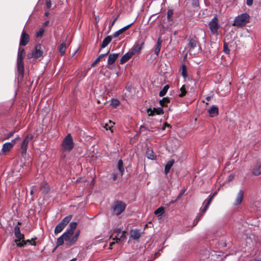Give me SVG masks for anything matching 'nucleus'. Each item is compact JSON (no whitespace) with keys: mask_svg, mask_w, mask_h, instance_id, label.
<instances>
[{"mask_svg":"<svg viewBox=\"0 0 261 261\" xmlns=\"http://www.w3.org/2000/svg\"><path fill=\"white\" fill-rule=\"evenodd\" d=\"M117 240H118V239L117 238H115V241L117 243L118 242ZM118 240H119V239H118Z\"/></svg>","mask_w":261,"mask_h":261,"instance_id":"69168bd1","label":"nucleus"},{"mask_svg":"<svg viewBox=\"0 0 261 261\" xmlns=\"http://www.w3.org/2000/svg\"><path fill=\"white\" fill-rule=\"evenodd\" d=\"M44 30L43 28L40 29L36 33L37 37H41L44 33Z\"/></svg>","mask_w":261,"mask_h":261,"instance_id":"ea45409f","label":"nucleus"},{"mask_svg":"<svg viewBox=\"0 0 261 261\" xmlns=\"http://www.w3.org/2000/svg\"><path fill=\"white\" fill-rule=\"evenodd\" d=\"M123 163L122 160H119L117 164V168L121 173V175H122L123 174V172L124 171V169L123 168Z\"/></svg>","mask_w":261,"mask_h":261,"instance_id":"c85d7f7f","label":"nucleus"},{"mask_svg":"<svg viewBox=\"0 0 261 261\" xmlns=\"http://www.w3.org/2000/svg\"><path fill=\"white\" fill-rule=\"evenodd\" d=\"M126 207V204L125 202L122 201H115V215H119L121 214Z\"/></svg>","mask_w":261,"mask_h":261,"instance_id":"0eeeda50","label":"nucleus"},{"mask_svg":"<svg viewBox=\"0 0 261 261\" xmlns=\"http://www.w3.org/2000/svg\"><path fill=\"white\" fill-rule=\"evenodd\" d=\"M149 116H153L155 114L157 115H161L164 113L163 110L162 108H153V110L149 108L147 110Z\"/></svg>","mask_w":261,"mask_h":261,"instance_id":"ddd939ff","label":"nucleus"},{"mask_svg":"<svg viewBox=\"0 0 261 261\" xmlns=\"http://www.w3.org/2000/svg\"><path fill=\"white\" fill-rule=\"evenodd\" d=\"M14 134V132H9V133H8L7 134V136L6 137V139H9L10 138V137H11Z\"/></svg>","mask_w":261,"mask_h":261,"instance_id":"37998d69","label":"nucleus"},{"mask_svg":"<svg viewBox=\"0 0 261 261\" xmlns=\"http://www.w3.org/2000/svg\"><path fill=\"white\" fill-rule=\"evenodd\" d=\"M223 51L226 54H229L230 52V50L228 48V45L226 42L224 43L223 45Z\"/></svg>","mask_w":261,"mask_h":261,"instance_id":"58836bf2","label":"nucleus"},{"mask_svg":"<svg viewBox=\"0 0 261 261\" xmlns=\"http://www.w3.org/2000/svg\"><path fill=\"white\" fill-rule=\"evenodd\" d=\"M206 99L207 101H210V100L211 99V96H207V97L206 98Z\"/></svg>","mask_w":261,"mask_h":261,"instance_id":"13d9d810","label":"nucleus"},{"mask_svg":"<svg viewBox=\"0 0 261 261\" xmlns=\"http://www.w3.org/2000/svg\"><path fill=\"white\" fill-rule=\"evenodd\" d=\"M133 56V53H132L130 50L123 55L120 60V63L123 64L127 62Z\"/></svg>","mask_w":261,"mask_h":261,"instance_id":"f3484780","label":"nucleus"},{"mask_svg":"<svg viewBox=\"0 0 261 261\" xmlns=\"http://www.w3.org/2000/svg\"><path fill=\"white\" fill-rule=\"evenodd\" d=\"M146 129L150 130L149 129H148L147 127H146L144 125H141L140 126V132H143L144 130H146Z\"/></svg>","mask_w":261,"mask_h":261,"instance_id":"a18cd8bd","label":"nucleus"},{"mask_svg":"<svg viewBox=\"0 0 261 261\" xmlns=\"http://www.w3.org/2000/svg\"><path fill=\"white\" fill-rule=\"evenodd\" d=\"M146 155L147 158L149 159L153 160L155 159V155L152 149L148 148L146 152Z\"/></svg>","mask_w":261,"mask_h":261,"instance_id":"412c9836","label":"nucleus"},{"mask_svg":"<svg viewBox=\"0 0 261 261\" xmlns=\"http://www.w3.org/2000/svg\"><path fill=\"white\" fill-rule=\"evenodd\" d=\"M46 7H47L48 9H49V8H50V7H51V2H50V1H49H49H47L46 2Z\"/></svg>","mask_w":261,"mask_h":261,"instance_id":"de8ad7c7","label":"nucleus"},{"mask_svg":"<svg viewBox=\"0 0 261 261\" xmlns=\"http://www.w3.org/2000/svg\"><path fill=\"white\" fill-rule=\"evenodd\" d=\"M74 229H67V231L63 234L64 240L67 242L68 246L73 245L77 241L79 236L80 230L76 231L75 233Z\"/></svg>","mask_w":261,"mask_h":261,"instance_id":"f03ea898","label":"nucleus"},{"mask_svg":"<svg viewBox=\"0 0 261 261\" xmlns=\"http://www.w3.org/2000/svg\"><path fill=\"white\" fill-rule=\"evenodd\" d=\"M173 14V11L172 10H168L167 11V19L169 21L172 20V15Z\"/></svg>","mask_w":261,"mask_h":261,"instance_id":"f704fd0d","label":"nucleus"},{"mask_svg":"<svg viewBox=\"0 0 261 261\" xmlns=\"http://www.w3.org/2000/svg\"><path fill=\"white\" fill-rule=\"evenodd\" d=\"M111 41V37L110 36H107L106 38H105L101 43L100 51H101L102 48H105L106 46H107Z\"/></svg>","mask_w":261,"mask_h":261,"instance_id":"393cba45","label":"nucleus"},{"mask_svg":"<svg viewBox=\"0 0 261 261\" xmlns=\"http://www.w3.org/2000/svg\"><path fill=\"white\" fill-rule=\"evenodd\" d=\"M170 100L171 98L168 97H164L160 101V103L162 107H166L170 102Z\"/></svg>","mask_w":261,"mask_h":261,"instance_id":"c756f323","label":"nucleus"},{"mask_svg":"<svg viewBox=\"0 0 261 261\" xmlns=\"http://www.w3.org/2000/svg\"><path fill=\"white\" fill-rule=\"evenodd\" d=\"M253 174L255 176L259 175L261 174V165L257 164L253 169Z\"/></svg>","mask_w":261,"mask_h":261,"instance_id":"bb28decb","label":"nucleus"},{"mask_svg":"<svg viewBox=\"0 0 261 261\" xmlns=\"http://www.w3.org/2000/svg\"><path fill=\"white\" fill-rule=\"evenodd\" d=\"M130 235L132 238L135 240L138 239L141 236V233L138 229H131Z\"/></svg>","mask_w":261,"mask_h":261,"instance_id":"a211bd4d","label":"nucleus"},{"mask_svg":"<svg viewBox=\"0 0 261 261\" xmlns=\"http://www.w3.org/2000/svg\"><path fill=\"white\" fill-rule=\"evenodd\" d=\"M111 25H113L114 24V20L111 21Z\"/></svg>","mask_w":261,"mask_h":261,"instance_id":"680f3d73","label":"nucleus"},{"mask_svg":"<svg viewBox=\"0 0 261 261\" xmlns=\"http://www.w3.org/2000/svg\"><path fill=\"white\" fill-rule=\"evenodd\" d=\"M185 192V190H182L180 192V193L178 194V196L177 197L176 199H179L182 196V195L184 194Z\"/></svg>","mask_w":261,"mask_h":261,"instance_id":"c03bdc74","label":"nucleus"},{"mask_svg":"<svg viewBox=\"0 0 261 261\" xmlns=\"http://www.w3.org/2000/svg\"><path fill=\"white\" fill-rule=\"evenodd\" d=\"M71 218V215L66 216L56 226L55 228H64L66 225L70 222Z\"/></svg>","mask_w":261,"mask_h":261,"instance_id":"9d476101","label":"nucleus"},{"mask_svg":"<svg viewBox=\"0 0 261 261\" xmlns=\"http://www.w3.org/2000/svg\"><path fill=\"white\" fill-rule=\"evenodd\" d=\"M24 56V50L23 48H19L17 58V69L19 75L21 77L24 74V63L23 58Z\"/></svg>","mask_w":261,"mask_h":261,"instance_id":"7ed1b4c3","label":"nucleus"},{"mask_svg":"<svg viewBox=\"0 0 261 261\" xmlns=\"http://www.w3.org/2000/svg\"><path fill=\"white\" fill-rule=\"evenodd\" d=\"M215 194H216V193H215L213 195L210 196V198H209L208 200H207V202L206 203V204L204 206V207L202 210V213H204L207 210V209L208 208V207L210 203H211V201Z\"/></svg>","mask_w":261,"mask_h":261,"instance_id":"7c9ffc66","label":"nucleus"},{"mask_svg":"<svg viewBox=\"0 0 261 261\" xmlns=\"http://www.w3.org/2000/svg\"><path fill=\"white\" fill-rule=\"evenodd\" d=\"M43 53L41 50V45L36 46L35 50L32 52V56L34 58H38L42 56Z\"/></svg>","mask_w":261,"mask_h":261,"instance_id":"f8f14e48","label":"nucleus"},{"mask_svg":"<svg viewBox=\"0 0 261 261\" xmlns=\"http://www.w3.org/2000/svg\"><path fill=\"white\" fill-rule=\"evenodd\" d=\"M162 41L163 40L161 39V37H159L158 39L157 43L155 45L154 49V53L155 54L156 56L159 55V54L160 51Z\"/></svg>","mask_w":261,"mask_h":261,"instance_id":"6ab92c4d","label":"nucleus"},{"mask_svg":"<svg viewBox=\"0 0 261 261\" xmlns=\"http://www.w3.org/2000/svg\"><path fill=\"white\" fill-rule=\"evenodd\" d=\"M164 212V208L163 207H160L156 210L154 212L155 215H162Z\"/></svg>","mask_w":261,"mask_h":261,"instance_id":"e433bc0d","label":"nucleus"},{"mask_svg":"<svg viewBox=\"0 0 261 261\" xmlns=\"http://www.w3.org/2000/svg\"><path fill=\"white\" fill-rule=\"evenodd\" d=\"M66 49V45L64 42H62L59 47V50L61 56L64 55Z\"/></svg>","mask_w":261,"mask_h":261,"instance_id":"cd10ccee","label":"nucleus"},{"mask_svg":"<svg viewBox=\"0 0 261 261\" xmlns=\"http://www.w3.org/2000/svg\"><path fill=\"white\" fill-rule=\"evenodd\" d=\"M75 259H71V260H70L69 261H75Z\"/></svg>","mask_w":261,"mask_h":261,"instance_id":"338daca9","label":"nucleus"},{"mask_svg":"<svg viewBox=\"0 0 261 261\" xmlns=\"http://www.w3.org/2000/svg\"><path fill=\"white\" fill-rule=\"evenodd\" d=\"M166 128V126H164L163 127H162V129L163 130H165Z\"/></svg>","mask_w":261,"mask_h":261,"instance_id":"0e129e2a","label":"nucleus"},{"mask_svg":"<svg viewBox=\"0 0 261 261\" xmlns=\"http://www.w3.org/2000/svg\"><path fill=\"white\" fill-rule=\"evenodd\" d=\"M30 37L28 34H27L24 31H22L20 40V46L26 45L29 41Z\"/></svg>","mask_w":261,"mask_h":261,"instance_id":"9b49d317","label":"nucleus"},{"mask_svg":"<svg viewBox=\"0 0 261 261\" xmlns=\"http://www.w3.org/2000/svg\"><path fill=\"white\" fill-rule=\"evenodd\" d=\"M253 0H247L246 4L248 6H250L253 4Z\"/></svg>","mask_w":261,"mask_h":261,"instance_id":"49530a36","label":"nucleus"},{"mask_svg":"<svg viewBox=\"0 0 261 261\" xmlns=\"http://www.w3.org/2000/svg\"><path fill=\"white\" fill-rule=\"evenodd\" d=\"M14 228L16 229V228H19L18 226H15Z\"/></svg>","mask_w":261,"mask_h":261,"instance_id":"774afa93","label":"nucleus"},{"mask_svg":"<svg viewBox=\"0 0 261 261\" xmlns=\"http://www.w3.org/2000/svg\"><path fill=\"white\" fill-rule=\"evenodd\" d=\"M188 43L187 44L188 47L189 48V50L194 49L198 44V38L195 36L194 38L190 37L188 39Z\"/></svg>","mask_w":261,"mask_h":261,"instance_id":"1a4fd4ad","label":"nucleus"},{"mask_svg":"<svg viewBox=\"0 0 261 261\" xmlns=\"http://www.w3.org/2000/svg\"><path fill=\"white\" fill-rule=\"evenodd\" d=\"M40 190L42 191L43 193H46L49 190V187L47 184H45L43 185V186L40 187Z\"/></svg>","mask_w":261,"mask_h":261,"instance_id":"72a5a7b5","label":"nucleus"},{"mask_svg":"<svg viewBox=\"0 0 261 261\" xmlns=\"http://www.w3.org/2000/svg\"><path fill=\"white\" fill-rule=\"evenodd\" d=\"M143 43L137 44L134 45L133 48L130 50L132 53H133V55L139 54L142 48Z\"/></svg>","mask_w":261,"mask_h":261,"instance_id":"2eb2a0df","label":"nucleus"},{"mask_svg":"<svg viewBox=\"0 0 261 261\" xmlns=\"http://www.w3.org/2000/svg\"><path fill=\"white\" fill-rule=\"evenodd\" d=\"M208 112L209 113L210 116L211 117H214L219 114V110L218 107L216 106H213L208 110Z\"/></svg>","mask_w":261,"mask_h":261,"instance_id":"4468645a","label":"nucleus"},{"mask_svg":"<svg viewBox=\"0 0 261 261\" xmlns=\"http://www.w3.org/2000/svg\"><path fill=\"white\" fill-rule=\"evenodd\" d=\"M254 261H261V259H255Z\"/></svg>","mask_w":261,"mask_h":261,"instance_id":"e2e57ef3","label":"nucleus"},{"mask_svg":"<svg viewBox=\"0 0 261 261\" xmlns=\"http://www.w3.org/2000/svg\"><path fill=\"white\" fill-rule=\"evenodd\" d=\"M209 28L211 32L214 34L216 33L219 29L218 19L216 17H214L210 22Z\"/></svg>","mask_w":261,"mask_h":261,"instance_id":"6e6552de","label":"nucleus"},{"mask_svg":"<svg viewBox=\"0 0 261 261\" xmlns=\"http://www.w3.org/2000/svg\"><path fill=\"white\" fill-rule=\"evenodd\" d=\"M250 16L248 14L245 13L237 16L232 23L233 26L241 28L246 25L249 22Z\"/></svg>","mask_w":261,"mask_h":261,"instance_id":"20e7f679","label":"nucleus"},{"mask_svg":"<svg viewBox=\"0 0 261 261\" xmlns=\"http://www.w3.org/2000/svg\"><path fill=\"white\" fill-rule=\"evenodd\" d=\"M132 24L133 23H130V24L124 27V28L119 30L118 31L115 32V38H116L119 35L122 34L125 31H126L127 29H128L130 28V27L132 25Z\"/></svg>","mask_w":261,"mask_h":261,"instance_id":"b1692460","label":"nucleus"},{"mask_svg":"<svg viewBox=\"0 0 261 261\" xmlns=\"http://www.w3.org/2000/svg\"><path fill=\"white\" fill-rule=\"evenodd\" d=\"M70 228H76L77 227V223L75 222H72L69 224Z\"/></svg>","mask_w":261,"mask_h":261,"instance_id":"a19ab883","label":"nucleus"},{"mask_svg":"<svg viewBox=\"0 0 261 261\" xmlns=\"http://www.w3.org/2000/svg\"><path fill=\"white\" fill-rule=\"evenodd\" d=\"M113 100H114V99H113V98H112V102H111V105H113V106H114V104H113Z\"/></svg>","mask_w":261,"mask_h":261,"instance_id":"052dcab7","label":"nucleus"},{"mask_svg":"<svg viewBox=\"0 0 261 261\" xmlns=\"http://www.w3.org/2000/svg\"><path fill=\"white\" fill-rule=\"evenodd\" d=\"M13 144L12 143L7 142L3 145L2 151L6 152L10 151L13 147Z\"/></svg>","mask_w":261,"mask_h":261,"instance_id":"5701e85b","label":"nucleus"},{"mask_svg":"<svg viewBox=\"0 0 261 261\" xmlns=\"http://www.w3.org/2000/svg\"><path fill=\"white\" fill-rule=\"evenodd\" d=\"M114 244V242H111V243H110V248L111 249H112V246H113V245Z\"/></svg>","mask_w":261,"mask_h":261,"instance_id":"6e6d98bb","label":"nucleus"},{"mask_svg":"<svg viewBox=\"0 0 261 261\" xmlns=\"http://www.w3.org/2000/svg\"><path fill=\"white\" fill-rule=\"evenodd\" d=\"M64 238L63 237V235L62 236H61L60 238H59L58 239H57V246L58 247V246H60L62 245L64 243Z\"/></svg>","mask_w":261,"mask_h":261,"instance_id":"473e14b6","label":"nucleus"},{"mask_svg":"<svg viewBox=\"0 0 261 261\" xmlns=\"http://www.w3.org/2000/svg\"><path fill=\"white\" fill-rule=\"evenodd\" d=\"M114 64V54H111L109 55L108 61V67L110 69L113 68V64Z\"/></svg>","mask_w":261,"mask_h":261,"instance_id":"4be33fe9","label":"nucleus"},{"mask_svg":"<svg viewBox=\"0 0 261 261\" xmlns=\"http://www.w3.org/2000/svg\"><path fill=\"white\" fill-rule=\"evenodd\" d=\"M174 163V160L173 159H172L170 161H169L166 164L165 167V174H167L171 169V168L172 167Z\"/></svg>","mask_w":261,"mask_h":261,"instance_id":"aec40b11","label":"nucleus"},{"mask_svg":"<svg viewBox=\"0 0 261 261\" xmlns=\"http://www.w3.org/2000/svg\"><path fill=\"white\" fill-rule=\"evenodd\" d=\"M119 54H115V60L118 57Z\"/></svg>","mask_w":261,"mask_h":261,"instance_id":"bf43d9fd","label":"nucleus"},{"mask_svg":"<svg viewBox=\"0 0 261 261\" xmlns=\"http://www.w3.org/2000/svg\"><path fill=\"white\" fill-rule=\"evenodd\" d=\"M109 53V51H107L106 53L105 54H102L101 55H100L97 59L100 61L102 58H103L104 57L106 56Z\"/></svg>","mask_w":261,"mask_h":261,"instance_id":"79ce46f5","label":"nucleus"},{"mask_svg":"<svg viewBox=\"0 0 261 261\" xmlns=\"http://www.w3.org/2000/svg\"><path fill=\"white\" fill-rule=\"evenodd\" d=\"M48 24H49V21H45L44 23V26H47V25H48Z\"/></svg>","mask_w":261,"mask_h":261,"instance_id":"4d7b16f0","label":"nucleus"},{"mask_svg":"<svg viewBox=\"0 0 261 261\" xmlns=\"http://www.w3.org/2000/svg\"><path fill=\"white\" fill-rule=\"evenodd\" d=\"M33 239H32V240H25V241L26 242V244L27 243H30V244H31L32 245H33V246H35L36 245V243L35 242H34L33 243H32L31 242L33 240Z\"/></svg>","mask_w":261,"mask_h":261,"instance_id":"09e8293b","label":"nucleus"},{"mask_svg":"<svg viewBox=\"0 0 261 261\" xmlns=\"http://www.w3.org/2000/svg\"><path fill=\"white\" fill-rule=\"evenodd\" d=\"M35 188V186H33V187H32L31 190V195H32L33 194V191H34V190Z\"/></svg>","mask_w":261,"mask_h":261,"instance_id":"864d4df0","label":"nucleus"},{"mask_svg":"<svg viewBox=\"0 0 261 261\" xmlns=\"http://www.w3.org/2000/svg\"><path fill=\"white\" fill-rule=\"evenodd\" d=\"M114 124V122H113L111 120H109V123H106L104 128L107 130H110V133L112 134L113 133V125Z\"/></svg>","mask_w":261,"mask_h":261,"instance_id":"a878e982","label":"nucleus"},{"mask_svg":"<svg viewBox=\"0 0 261 261\" xmlns=\"http://www.w3.org/2000/svg\"><path fill=\"white\" fill-rule=\"evenodd\" d=\"M169 88V86L168 85H165L163 88V89L160 92L159 96L162 97L165 95Z\"/></svg>","mask_w":261,"mask_h":261,"instance_id":"2f4dec72","label":"nucleus"},{"mask_svg":"<svg viewBox=\"0 0 261 261\" xmlns=\"http://www.w3.org/2000/svg\"><path fill=\"white\" fill-rule=\"evenodd\" d=\"M100 61L97 58L94 62L92 63V66H95L97 63H98Z\"/></svg>","mask_w":261,"mask_h":261,"instance_id":"8fccbe9b","label":"nucleus"},{"mask_svg":"<svg viewBox=\"0 0 261 261\" xmlns=\"http://www.w3.org/2000/svg\"><path fill=\"white\" fill-rule=\"evenodd\" d=\"M14 233L16 237L15 242L16 245L19 247H23L25 246L26 242L24 239V234L20 232V229H15Z\"/></svg>","mask_w":261,"mask_h":261,"instance_id":"39448f33","label":"nucleus"},{"mask_svg":"<svg viewBox=\"0 0 261 261\" xmlns=\"http://www.w3.org/2000/svg\"><path fill=\"white\" fill-rule=\"evenodd\" d=\"M32 139L33 136L32 135H28L23 139L21 145V154L22 156L26 154L28 144Z\"/></svg>","mask_w":261,"mask_h":261,"instance_id":"423d86ee","label":"nucleus"},{"mask_svg":"<svg viewBox=\"0 0 261 261\" xmlns=\"http://www.w3.org/2000/svg\"><path fill=\"white\" fill-rule=\"evenodd\" d=\"M63 229H55V233H59V232H60Z\"/></svg>","mask_w":261,"mask_h":261,"instance_id":"603ef678","label":"nucleus"},{"mask_svg":"<svg viewBox=\"0 0 261 261\" xmlns=\"http://www.w3.org/2000/svg\"><path fill=\"white\" fill-rule=\"evenodd\" d=\"M119 101L118 99H115V107L119 105Z\"/></svg>","mask_w":261,"mask_h":261,"instance_id":"3c124183","label":"nucleus"},{"mask_svg":"<svg viewBox=\"0 0 261 261\" xmlns=\"http://www.w3.org/2000/svg\"><path fill=\"white\" fill-rule=\"evenodd\" d=\"M164 126H166V127H171V126L170 124H168L167 123L165 122L164 123Z\"/></svg>","mask_w":261,"mask_h":261,"instance_id":"5fc2aeb1","label":"nucleus"},{"mask_svg":"<svg viewBox=\"0 0 261 261\" xmlns=\"http://www.w3.org/2000/svg\"><path fill=\"white\" fill-rule=\"evenodd\" d=\"M244 197V191L242 190H240L237 194L234 204L237 205H239L242 202Z\"/></svg>","mask_w":261,"mask_h":261,"instance_id":"dca6fc26","label":"nucleus"},{"mask_svg":"<svg viewBox=\"0 0 261 261\" xmlns=\"http://www.w3.org/2000/svg\"><path fill=\"white\" fill-rule=\"evenodd\" d=\"M180 90V93L179 94V96L180 97H182L184 96L187 93V91L186 90V88H185V87L184 85L181 87Z\"/></svg>","mask_w":261,"mask_h":261,"instance_id":"c9c22d12","label":"nucleus"},{"mask_svg":"<svg viewBox=\"0 0 261 261\" xmlns=\"http://www.w3.org/2000/svg\"><path fill=\"white\" fill-rule=\"evenodd\" d=\"M182 75L184 77H186L187 76V67L185 65H183L182 66V72H181Z\"/></svg>","mask_w":261,"mask_h":261,"instance_id":"4c0bfd02","label":"nucleus"},{"mask_svg":"<svg viewBox=\"0 0 261 261\" xmlns=\"http://www.w3.org/2000/svg\"><path fill=\"white\" fill-rule=\"evenodd\" d=\"M74 147V143L72 137L70 134H68L63 139L61 144V151L62 152V156L65 157L63 153L70 152Z\"/></svg>","mask_w":261,"mask_h":261,"instance_id":"f257e3e1","label":"nucleus"}]
</instances>
